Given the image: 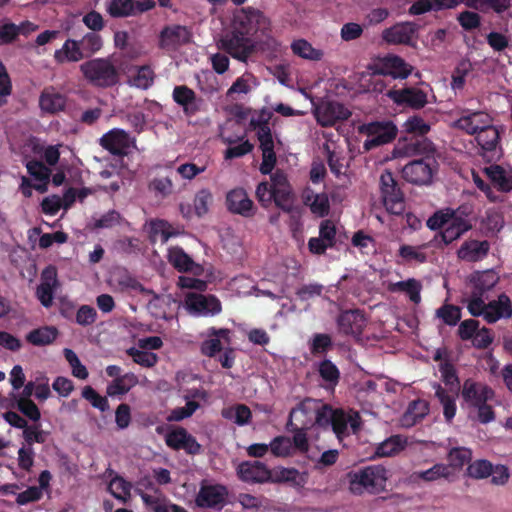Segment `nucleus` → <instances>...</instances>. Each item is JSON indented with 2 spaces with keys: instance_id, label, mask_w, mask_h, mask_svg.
<instances>
[{
  "instance_id": "obj_1",
  "label": "nucleus",
  "mask_w": 512,
  "mask_h": 512,
  "mask_svg": "<svg viewBox=\"0 0 512 512\" xmlns=\"http://www.w3.org/2000/svg\"><path fill=\"white\" fill-rule=\"evenodd\" d=\"M290 422L297 428H308L314 425L323 428L332 427L339 441L356 433L360 427L357 412L333 409L313 399H306L294 408L290 412Z\"/></svg>"
},
{
  "instance_id": "obj_2",
  "label": "nucleus",
  "mask_w": 512,
  "mask_h": 512,
  "mask_svg": "<svg viewBox=\"0 0 512 512\" xmlns=\"http://www.w3.org/2000/svg\"><path fill=\"white\" fill-rule=\"evenodd\" d=\"M231 27L232 35L223 36L219 45L232 57L246 61L255 50V44L245 36H253L259 32L265 34L269 30L270 21L260 10L246 7L234 12Z\"/></svg>"
},
{
  "instance_id": "obj_3",
  "label": "nucleus",
  "mask_w": 512,
  "mask_h": 512,
  "mask_svg": "<svg viewBox=\"0 0 512 512\" xmlns=\"http://www.w3.org/2000/svg\"><path fill=\"white\" fill-rule=\"evenodd\" d=\"M357 132V141H363L362 146L352 142L348 145L351 151L363 153L391 142L397 135V127L391 121L371 122L359 125Z\"/></svg>"
},
{
  "instance_id": "obj_4",
  "label": "nucleus",
  "mask_w": 512,
  "mask_h": 512,
  "mask_svg": "<svg viewBox=\"0 0 512 512\" xmlns=\"http://www.w3.org/2000/svg\"><path fill=\"white\" fill-rule=\"evenodd\" d=\"M389 473L380 465L368 466L347 474L348 489L354 495L380 493L385 490Z\"/></svg>"
},
{
  "instance_id": "obj_5",
  "label": "nucleus",
  "mask_w": 512,
  "mask_h": 512,
  "mask_svg": "<svg viewBox=\"0 0 512 512\" xmlns=\"http://www.w3.org/2000/svg\"><path fill=\"white\" fill-rule=\"evenodd\" d=\"M272 117V112L262 109L256 112L250 120V126L256 131L259 146L262 151V163L260 170L263 174H269L276 163V155L274 153V138L268 122Z\"/></svg>"
},
{
  "instance_id": "obj_6",
  "label": "nucleus",
  "mask_w": 512,
  "mask_h": 512,
  "mask_svg": "<svg viewBox=\"0 0 512 512\" xmlns=\"http://www.w3.org/2000/svg\"><path fill=\"white\" fill-rule=\"evenodd\" d=\"M466 306L472 316H482L488 323H495L512 315V303L506 294H500L496 300L489 303L480 295L474 294L466 300Z\"/></svg>"
},
{
  "instance_id": "obj_7",
  "label": "nucleus",
  "mask_w": 512,
  "mask_h": 512,
  "mask_svg": "<svg viewBox=\"0 0 512 512\" xmlns=\"http://www.w3.org/2000/svg\"><path fill=\"white\" fill-rule=\"evenodd\" d=\"M84 78L92 85L99 87L113 86L119 76L113 63L106 58H95L80 65Z\"/></svg>"
},
{
  "instance_id": "obj_8",
  "label": "nucleus",
  "mask_w": 512,
  "mask_h": 512,
  "mask_svg": "<svg viewBox=\"0 0 512 512\" xmlns=\"http://www.w3.org/2000/svg\"><path fill=\"white\" fill-rule=\"evenodd\" d=\"M427 226L432 230L443 228L442 238L445 243L456 240L471 227L463 217L450 210L436 212L427 220Z\"/></svg>"
},
{
  "instance_id": "obj_9",
  "label": "nucleus",
  "mask_w": 512,
  "mask_h": 512,
  "mask_svg": "<svg viewBox=\"0 0 512 512\" xmlns=\"http://www.w3.org/2000/svg\"><path fill=\"white\" fill-rule=\"evenodd\" d=\"M422 145L429 152L424 158L405 165L402 171L403 177L414 184H428L437 168V162L433 155L434 150L431 148L430 143L423 141Z\"/></svg>"
},
{
  "instance_id": "obj_10",
  "label": "nucleus",
  "mask_w": 512,
  "mask_h": 512,
  "mask_svg": "<svg viewBox=\"0 0 512 512\" xmlns=\"http://www.w3.org/2000/svg\"><path fill=\"white\" fill-rule=\"evenodd\" d=\"M374 75L391 76L394 79H406L412 73V66L397 55L377 57L368 65Z\"/></svg>"
},
{
  "instance_id": "obj_11",
  "label": "nucleus",
  "mask_w": 512,
  "mask_h": 512,
  "mask_svg": "<svg viewBox=\"0 0 512 512\" xmlns=\"http://www.w3.org/2000/svg\"><path fill=\"white\" fill-rule=\"evenodd\" d=\"M380 193L383 205L389 213L399 215L404 212L405 201L403 193L392 174L388 171L380 176Z\"/></svg>"
},
{
  "instance_id": "obj_12",
  "label": "nucleus",
  "mask_w": 512,
  "mask_h": 512,
  "mask_svg": "<svg viewBox=\"0 0 512 512\" xmlns=\"http://www.w3.org/2000/svg\"><path fill=\"white\" fill-rule=\"evenodd\" d=\"M184 306L193 316L209 317L221 312L220 301L212 295L190 292L185 296Z\"/></svg>"
},
{
  "instance_id": "obj_13",
  "label": "nucleus",
  "mask_w": 512,
  "mask_h": 512,
  "mask_svg": "<svg viewBox=\"0 0 512 512\" xmlns=\"http://www.w3.org/2000/svg\"><path fill=\"white\" fill-rule=\"evenodd\" d=\"M314 115L320 125L332 126L337 121L348 119L351 111L339 102L325 100L315 107Z\"/></svg>"
},
{
  "instance_id": "obj_14",
  "label": "nucleus",
  "mask_w": 512,
  "mask_h": 512,
  "mask_svg": "<svg viewBox=\"0 0 512 512\" xmlns=\"http://www.w3.org/2000/svg\"><path fill=\"white\" fill-rule=\"evenodd\" d=\"M492 120L491 115L485 111L464 110L462 115L452 125L467 134L474 135L488 127Z\"/></svg>"
},
{
  "instance_id": "obj_15",
  "label": "nucleus",
  "mask_w": 512,
  "mask_h": 512,
  "mask_svg": "<svg viewBox=\"0 0 512 512\" xmlns=\"http://www.w3.org/2000/svg\"><path fill=\"white\" fill-rule=\"evenodd\" d=\"M100 144L113 154H128L135 147V139L122 129H112L100 138Z\"/></svg>"
},
{
  "instance_id": "obj_16",
  "label": "nucleus",
  "mask_w": 512,
  "mask_h": 512,
  "mask_svg": "<svg viewBox=\"0 0 512 512\" xmlns=\"http://www.w3.org/2000/svg\"><path fill=\"white\" fill-rule=\"evenodd\" d=\"M387 96L397 105H407L420 109L428 103V93L416 87L394 89L387 92Z\"/></svg>"
},
{
  "instance_id": "obj_17",
  "label": "nucleus",
  "mask_w": 512,
  "mask_h": 512,
  "mask_svg": "<svg viewBox=\"0 0 512 512\" xmlns=\"http://www.w3.org/2000/svg\"><path fill=\"white\" fill-rule=\"evenodd\" d=\"M228 491L225 486L203 482L196 497V504L200 507H221L227 498Z\"/></svg>"
},
{
  "instance_id": "obj_18",
  "label": "nucleus",
  "mask_w": 512,
  "mask_h": 512,
  "mask_svg": "<svg viewBox=\"0 0 512 512\" xmlns=\"http://www.w3.org/2000/svg\"><path fill=\"white\" fill-rule=\"evenodd\" d=\"M417 26L412 22H400L382 31L381 37L388 44H410Z\"/></svg>"
},
{
  "instance_id": "obj_19",
  "label": "nucleus",
  "mask_w": 512,
  "mask_h": 512,
  "mask_svg": "<svg viewBox=\"0 0 512 512\" xmlns=\"http://www.w3.org/2000/svg\"><path fill=\"white\" fill-rule=\"evenodd\" d=\"M212 202V192L204 188L195 194L192 205L188 203H181L180 212L182 216L187 219L192 218L193 216L203 217L208 213Z\"/></svg>"
},
{
  "instance_id": "obj_20",
  "label": "nucleus",
  "mask_w": 512,
  "mask_h": 512,
  "mask_svg": "<svg viewBox=\"0 0 512 512\" xmlns=\"http://www.w3.org/2000/svg\"><path fill=\"white\" fill-rule=\"evenodd\" d=\"M494 392L488 386L476 383L472 380H466L462 388L463 400L469 407H475L481 403H486L492 399Z\"/></svg>"
},
{
  "instance_id": "obj_21",
  "label": "nucleus",
  "mask_w": 512,
  "mask_h": 512,
  "mask_svg": "<svg viewBox=\"0 0 512 512\" xmlns=\"http://www.w3.org/2000/svg\"><path fill=\"white\" fill-rule=\"evenodd\" d=\"M166 444L175 450L183 449L189 454H197L201 449L196 439L183 428L169 432L166 435Z\"/></svg>"
},
{
  "instance_id": "obj_22",
  "label": "nucleus",
  "mask_w": 512,
  "mask_h": 512,
  "mask_svg": "<svg viewBox=\"0 0 512 512\" xmlns=\"http://www.w3.org/2000/svg\"><path fill=\"white\" fill-rule=\"evenodd\" d=\"M273 198L277 206L288 210L292 205L293 195L286 176L276 172L271 177Z\"/></svg>"
},
{
  "instance_id": "obj_23",
  "label": "nucleus",
  "mask_w": 512,
  "mask_h": 512,
  "mask_svg": "<svg viewBox=\"0 0 512 512\" xmlns=\"http://www.w3.org/2000/svg\"><path fill=\"white\" fill-rule=\"evenodd\" d=\"M499 280L498 273L492 269L473 272L468 278V283L473 289L471 295L477 294L482 297L483 293L493 289Z\"/></svg>"
},
{
  "instance_id": "obj_24",
  "label": "nucleus",
  "mask_w": 512,
  "mask_h": 512,
  "mask_svg": "<svg viewBox=\"0 0 512 512\" xmlns=\"http://www.w3.org/2000/svg\"><path fill=\"white\" fill-rule=\"evenodd\" d=\"M189 39L190 32L185 26L170 25L161 31L159 45L164 49H174L179 45L187 43Z\"/></svg>"
},
{
  "instance_id": "obj_25",
  "label": "nucleus",
  "mask_w": 512,
  "mask_h": 512,
  "mask_svg": "<svg viewBox=\"0 0 512 512\" xmlns=\"http://www.w3.org/2000/svg\"><path fill=\"white\" fill-rule=\"evenodd\" d=\"M228 209L242 216H252L254 214V205L252 200L244 189L238 188L231 190L226 197Z\"/></svg>"
},
{
  "instance_id": "obj_26",
  "label": "nucleus",
  "mask_w": 512,
  "mask_h": 512,
  "mask_svg": "<svg viewBox=\"0 0 512 512\" xmlns=\"http://www.w3.org/2000/svg\"><path fill=\"white\" fill-rule=\"evenodd\" d=\"M237 472L239 477L246 482H267L272 479L271 472L258 461L240 464Z\"/></svg>"
},
{
  "instance_id": "obj_27",
  "label": "nucleus",
  "mask_w": 512,
  "mask_h": 512,
  "mask_svg": "<svg viewBox=\"0 0 512 512\" xmlns=\"http://www.w3.org/2000/svg\"><path fill=\"white\" fill-rule=\"evenodd\" d=\"M490 250L488 241L468 240L459 248L458 258L467 262H476L484 259Z\"/></svg>"
},
{
  "instance_id": "obj_28",
  "label": "nucleus",
  "mask_w": 512,
  "mask_h": 512,
  "mask_svg": "<svg viewBox=\"0 0 512 512\" xmlns=\"http://www.w3.org/2000/svg\"><path fill=\"white\" fill-rule=\"evenodd\" d=\"M99 183L98 187L106 192H116L119 190L122 179L120 176L119 167L112 163L106 162L102 165V169L98 173Z\"/></svg>"
},
{
  "instance_id": "obj_29",
  "label": "nucleus",
  "mask_w": 512,
  "mask_h": 512,
  "mask_svg": "<svg viewBox=\"0 0 512 512\" xmlns=\"http://www.w3.org/2000/svg\"><path fill=\"white\" fill-rule=\"evenodd\" d=\"M290 48L292 53L304 60L318 62L323 60L325 52L323 49L315 47L304 38L294 39Z\"/></svg>"
},
{
  "instance_id": "obj_30",
  "label": "nucleus",
  "mask_w": 512,
  "mask_h": 512,
  "mask_svg": "<svg viewBox=\"0 0 512 512\" xmlns=\"http://www.w3.org/2000/svg\"><path fill=\"white\" fill-rule=\"evenodd\" d=\"M207 340L202 343L201 350L207 356H214L219 352L223 344L229 342L228 329L210 328L206 332Z\"/></svg>"
},
{
  "instance_id": "obj_31",
  "label": "nucleus",
  "mask_w": 512,
  "mask_h": 512,
  "mask_svg": "<svg viewBox=\"0 0 512 512\" xmlns=\"http://www.w3.org/2000/svg\"><path fill=\"white\" fill-rule=\"evenodd\" d=\"M435 396L441 405L445 421L450 423L456 415L458 392H450L440 385H435Z\"/></svg>"
},
{
  "instance_id": "obj_32",
  "label": "nucleus",
  "mask_w": 512,
  "mask_h": 512,
  "mask_svg": "<svg viewBox=\"0 0 512 512\" xmlns=\"http://www.w3.org/2000/svg\"><path fill=\"white\" fill-rule=\"evenodd\" d=\"M169 262L181 272H193L198 274L201 270L200 266L179 247H171L168 250Z\"/></svg>"
},
{
  "instance_id": "obj_33",
  "label": "nucleus",
  "mask_w": 512,
  "mask_h": 512,
  "mask_svg": "<svg viewBox=\"0 0 512 512\" xmlns=\"http://www.w3.org/2000/svg\"><path fill=\"white\" fill-rule=\"evenodd\" d=\"M65 97L53 89L44 90L39 98V106L42 112L54 114L64 109Z\"/></svg>"
},
{
  "instance_id": "obj_34",
  "label": "nucleus",
  "mask_w": 512,
  "mask_h": 512,
  "mask_svg": "<svg viewBox=\"0 0 512 512\" xmlns=\"http://www.w3.org/2000/svg\"><path fill=\"white\" fill-rule=\"evenodd\" d=\"M303 199L305 205L310 208L313 214L319 217H324L329 213L330 204L326 193H316L311 190H307L303 195Z\"/></svg>"
},
{
  "instance_id": "obj_35",
  "label": "nucleus",
  "mask_w": 512,
  "mask_h": 512,
  "mask_svg": "<svg viewBox=\"0 0 512 512\" xmlns=\"http://www.w3.org/2000/svg\"><path fill=\"white\" fill-rule=\"evenodd\" d=\"M83 57L84 53L80 44L73 39L66 40L62 47L54 53V58L58 63L78 62Z\"/></svg>"
},
{
  "instance_id": "obj_36",
  "label": "nucleus",
  "mask_w": 512,
  "mask_h": 512,
  "mask_svg": "<svg viewBox=\"0 0 512 512\" xmlns=\"http://www.w3.org/2000/svg\"><path fill=\"white\" fill-rule=\"evenodd\" d=\"M429 412V404L425 400L413 401L402 416L401 424L404 427H412L422 420Z\"/></svg>"
},
{
  "instance_id": "obj_37",
  "label": "nucleus",
  "mask_w": 512,
  "mask_h": 512,
  "mask_svg": "<svg viewBox=\"0 0 512 512\" xmlns=\"http://www.w3.org/2000/svg\"><path fill=\"white\" fill-rule=\"evenodd\" d=\"M151 239L154 242L165 243L169 238L176 236L179 232L164 220H152L148 224Z\"/></svg>"
},
{
  "instance_id": "obj_38",
  "label": "nucleus",
  "mask_w": 512,
  "mask_h": 512,
  "mask_svg": "<svg viewBox=\"0 0 512 512\" xmlns=\"http://www.w3.org/2000/svg\"><path fill=\"white\" fill-rule=\"evenodd\" d=\"M490 180L502 191L512 190V172L498 165H492L485 169Z\"/></svg>"
},
{
  "instance_id": "obj_39",
  "label": "nucleus",
  "mask_w": 512,
  "mask_h": 512,
  "mask_svg": "<svg viewBox=\"0 0 512 512\" xmlns=\"http://www.w3.org/2000/svg\"><path fill=\"white\" fill-rule=\"evenodd\" d=\"M407 445L406 438L396 435L381 442L375 451L378 457H391L400 453Z\"/></svg>"
},
{
  "instance_id": "obj_40",
  "label": "nucleus",
  "mask_w": 512,
  "mask_h": 512,
  "mask_svg": "<svg viewBox=\"0 0 512 512\" xmlns=\"http://www.w3.org/2000/svg\"><path fill=\"white\" fill-rule=\"evenodd\" d=\"M137 383L138 379L136 375L133 373H127L116 378L107 386V394L110 396L124 395Z\"/></svg>"
},
{
  "instance_id": "obj_41",
  "label": "nucleus",
  "mask_w": 512,
  "mask_h": 512,
  "mask_svg": "<svg viewBox=\"0 0 512 512\" xmlns=\"http://www.w3.org/2000/svg\"><path fill=\"white\" fill-rule=\"evenodd\" d=\"M58 330L52 326H45L31 331L27 340L36 346L51 344L57 337Z\"/></svg>"
},
{
  "instance_id": "obj_42",
  "label": "nucleus",
  "mask_w": 512,
  "mask_h": 512,
  "mask_svg": "<svg viewBox=\"0 0 512 512\" xmlns=\"http://www.w3.org/2000/svg\"><path fill=\"white\" fill-rule=\"evenodd\" d=\"M401 261L409 264H420L427 260L424 246L402 245L399 248Z\"/></svg>"
},
{
  "instance_id": "obj_43",
  "label": "nucleus",
  "mask_w": 512,
  "mask_h": 512,
  "mask_svg": "<svg viewBox=\"0 0 512 512\" xmlns=\"http://www.w3.org/2000/svg\"><path fill=\"white\" fill-rule=\"evenodd\" d=\"M339 326L345 333H359L363 327V317L358 312L346 311L339 318Z\"/></svg>"
},
{
  "instance_id": "obj_44",
  "label": "nucleus",
  "mask_w": 512,
  "mask_h": 512,
  "mask_svg": "<svg viewBox=\"0 0 512 512\" xmlns=\"http://www.w3.org/2000/svg\"><path fill=\"white\" fill-rule=\"evenodd\" d=\"M222 416L225 419L233 421L237 425L243 426L245 424H248V422L250 421L251 411L247 406L243 404H238L223 409Z\"/></svg>"
},
{
  "instance_id": "obj_45",
  "label": "nucleus",
  "mask_w": 512,
  "mask_h": 512,
  "mask_svg": "<svg viewBox=\"0 0 512 512\" xmlns=\"http://www.w3.org/2000/svg\"><path fill=\"white\" fill-rule=\"evenodd\" d=\"M257 86V79L252 74L245 73L233 82L231 87L227 90V96H233L234 94H248Z\"/></svg>"
},
{
  "instance_id": "obj_46",
  "label": "nucleus",
  "mask_w": 512,
  "mask_h": 512,
  "mask_svg": "<svg viewBox=\"0 0 512 512\" xmlns=\"http://www.w3.org/2000/svg\"><path fill=\"white\" fill-rule=\"evenodd\" d=\"M499 129L493 124V120L488 127H485L477 135V141L482 149L491 151L496 148L499 140Z\"/></svg>"
},
{
  "instance_id": "obj_47",
  "label": "nucleus",
  "mask_w": 512,
  "mask_h": 512,
  "mask_svg": "<svg viewBox=\"0 0 512 512\" xmlns=\"http://www.w3.org/2000/svg\"><path fill=\"white\" fill-rule=\"evenodd\" d=\"M472 452L468 448L458 447L453 448L448 453V461L447 465L450 467L451 472L454 474L456 470L462 469V467L471 460Z\"/></svg>"
},
{
  "instance_id": "obj_48",
  "label": "nucleus",
  "mask_w": 512,
  "mask_h": 512,
  "mask_svg": "<svg viewBox=\"0 0 512 512\" xmlns=\"http://www.w3.org/2000/svg\"><path fill=\"white\" fill-rule=\"evenodd\" d=\"M415 475L418 479H422L424 481L451 479L453 477L450 467L441 463L435 464L433 467L425 471L417 472Z\"/></svg>"
},
{
  "instance_id": "obj_49",
  "label": "nucleus",
  "mask_w": 512,
  "mask_h": 512,
  "mask_svg": "<svg viewBox=\"0 0 512 512\" xmlns=\"http://www.w3.org/2000/svg\"><path fill=\"white\" fill-rule=\"evenodd\" d=\"M105 7L108 14L114 18L133 16L132 0H108Z\"/></svg>"
},
{
  "instance_id": "obj_50",
  "label": "nucleus",
  "mask_w": 512,
  "mask_h": 512,
  "mask_svg": "<svg viewBox=\"0 0 512 512\" xmlns=\"http://www.w3.org/2000/svg\"><path fill=\"white\" fill-rule=\"evenodd\" d=\"M64 356L66 361L69 363L72 375L78 379L85 380L88 378V370L87 368L81 363L79 357L76 355V353L69 349L65 348Z\"/></svg>"
},
{
  "instance_id": "obj_51",
  "label": "nucleus",
  "mask_w": 512,
  "mask_h": 512,
  "mask_svg": "<svg viewBox=\"0 0 512 512\" xmlns=\"http://www.w3.org/2000/svg\"><path fill=\"white\" fill-rule=\"evenodd\" d=\"M130 489L131 485L119 476L112 478L108 485V491L111 495L122 502L129 498Z\"/></svg>"
},
{
  "instance_id": "obj_52",
  "label": "nucleus",
  "mask_w": 512,
  "mask_h": 512,
  "mask_svg": "<svg viewBox=\"0 0 512 512\" xmlns=\"http://www.w3.org/2000/svg\"><path fill=\"white\" fill-rule=\"evenodd\" d=\"M129 356L132 357L133 361L143 367H152L157 361L158 357L151 351H146L138 347H131L128 351Z\"/></svg>"
},
{
  "instance_id": "obj_53",
  "label": "nucleus",
  "mask_w": 512,
  "mask_h": 512,
  "mask_svg": "<svg viewBox=\"0 0 512 512\" xmlns=\"http://www.w3.org/2000/svg\"><path fill=\"white\" fill-rule=\"evenodd\" d=\"M511 0H467V4L480 10H493L501 13L509 8Z\"/></svg>"
},
{
  "instance_id": "obj_54",
  "label": "nucleus",
  "mask_w": 512,
  "mask_h": 512,
  "mask_svg": "<svg viewBox=\"0 0 512 512\" xmlns=\"http://www.w3.org/2000/svg\"><path fill=\"white\" fill-rule=\"evenodd\" d=\"M393 289L404 291L414 303H419L421 300V285L415 279L397 282L393 285Z\"/></svg>"
},
{
  "instance_id": "obj_55",
  "label": "nucleus",
  "mask_w": 512,
  "mask_h": 512,
  "mask_svg": "<svg viewBox=\"0 0 512 512\" xmlns=\"http://www.w3.org/2000/svg\"><path fill=\"white\" fill-rule=\"evenodd\" d=\"M142 499L145 505L153 512H180L182 509L181 507L170 504L165 500L148 496L146 494L142 495Z\"/></svg>"
},
{
  "instance_id": "obj_56",
  "label": "nucleus",
  "mask_w": 512,
  "mask_h": 512,
  "mask_svg": "<svg viewBox=\"0 0 512 512\" xmlns=\"http://www.w3.org/2000/svg\"><path fill=\"white\" fill-rule=\"evenodd\" d=\"M153 78V72L149 67H141L130 76L129 82L137 88L147 89L153 83Z\"/></svg>"
},
{
  "instance_id": "obj_57",
  "label": "nucleus",
  "mask_w": 512,
  "mask_h": 512,
  "mask_svg": "<svg viewBox=\"0 0 512 512\" xmlns=\"http://www.w3.org/2000/svg\"><path fill=\"white\" fill-rule=\"evenodd\" d=\"M504 220L502 214L495 209H488L485 217L482 219V226L488 232H498L503 227Z\"/></svg>"
},
{
  "instance_id": "obj_58",
  "label": "nucleus",
  "mask_w": 512,
  "mask_h": 512,
  "mask_svg": "<svg viewBox=\"0 0 512 512\" xmlns=\"http://www.w3.org/2000/svg\"><path fill=\"white\" fill-rule=\"evenodd\" d=\"M171 299L168 296H153L148 303V309L152 315L157 318H167V307L170 305Z\"/></svg>"
},
{
  "instance_id": "obj_59",
  "label": "nucleus",
  "mask_w": 512,
  "mask_h": 512,
  "mask_svg": "<svg viewBox=\"0 0 512 512\" xmlns=\"http://www.w3.org/2000/svg\"><path fill=\"white\" fill-rule=\"evenodd\" d=\"M436 315L450 326H454L461 318V310L454 305H444L436 311Z\"/></svg>"
},
{
  "instance_id": "obj_60",
  "label": "nucleus",
  "mask_w": 512,
  "mask_h": 512,
  "mask_svg": "<svg viewBox=\"0 0 512 512\" xmlns=\"http://www.w3.org/2000/svg\"><path fill=\"white\" fill-rule=\"evenodd\" d=\"M173 187V182L168 177H156L149 184V189L161 197L169 196L173 192Z\"/></svg>"
},
{
  "instance_id": "obj_61",
  "label": "nucleus",
  "mask_w": 512,
  "mask_h": 512,
  "mask_svg": "<svg viewBox=\"0 0 512 512\" xmlns=\"http://www.w3.org/2000/svg\"><path fill=\"white\" fill-rule=\"evenodd\" d=\"M491 472L492 464L483 459L474 461L467 468L468 475L476 479L486 478Z\"/></svg>"
},
{
  "instance_id": "obj_62",
  "label": "nucleus",
  "mask_w": 512,
  "mask_h": 512,
  "mask_svg": "<svg viewBox=\"0 0 512 512\" xmlns=\"http://www.w3.org/2000/svg\"><path fill=\"white\" fill-rule=\"evenodd\" d=\"M486 41L494 52L501 53L509 46L510 38L503 33L491 31L487 34Z\"/></svg>"
},
{
  "instance_id": "obj_63",
  "label": "nucleus",
  "mask_w": 512,
  "mask_h": 512,
  "mask_svg": "<svg viewBox=\"0 0 512 512\" xmlns=\"http://www.w3.org/2000/svg\"><path fill=\"white\" fill-rule=\"evenodd\" d=\"M82 22L88 29L94 32L101 31L105 26L103 15L94 9L89 10L83 15Z\"/></svg>"
},
{
  "instance_id": "obj_64",
  "label": "nucleus",
  "mask_w": 512,
  "mask_h": 512,
  "mask_svg": "<svg viewBox=\"0 0 512 512\" xmlns=\"http://www.w3.org/2000/svg\"><path fill=\"white\" fill-rule=\"evenodd\" d=\"M272 453L278 457H285L293 452V444L289 438L277 437L270 443Z\"/></svg>"
}]
</instances>
